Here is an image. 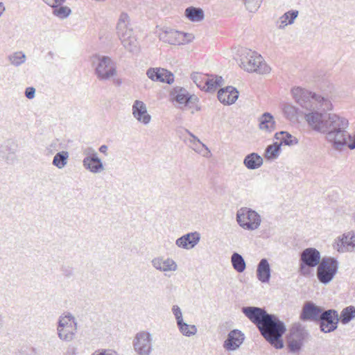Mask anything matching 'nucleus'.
I'll list each match as a JSON object with an SVG mask.
<instances>
[{
	"label": "nucleus",
	"mask_w": 355,
	"mask_h": 355,
	"mask_svg": "<svg viewBox=\"0 0 355 355\" xmlns=\"http://www.w3.org/2000/svg\"><path fill=\"white\" fill-rule=\"evenodd\" d=\"M46 4L53 7V8L56 7V6H59L60 4H57L56 0H43Z\"/></svg>",
	"instance_id": "obj_47"
},
{
	"label": "nucleus",
	"mask_w": 355,
	"mask_h": 355,
	"mask_svg": "<svg viewBox=\"0 0 355 355\" xmlns=\"http://www.w3.org/2000/svg\"><path fill=\"white\" fill-rule=\"evenodd\" d=\"M323 309V308L317 306L313 302H306L302 306L300 318L302 321L318 322Z\"/></svg>",
	"instance_id": "obj_13"
},
{
	"label": "nucleus",
	"mask_w": 355,
	"mask_h": 355,
	"mask_svg": "<svg viewBox=\"0 0 355 355\" xmlns=\"http://www.w3.org/2000/svg\"><path fill=\"white\" fill-rule=\"evenodd\" d=\"M159 40L164 42L168 43L172 45H180L184 44L187 35H184V33L170 29L159 33Z\"/></svg>",
	"instance_id": "obj_16"
},
{
	"label": "nucleus",
	"mask_w": 355,
	"mask_h": 355,
	"mask_svg": "<svg viewBox=\"0 0 355 355\" xmlns=\"http://www.w3.org/2000/svg\"><path fill=\"white\" fill-rule=\"evenodd\" d=\"M116 31L117 35L124 48L130 52H137L139 43L135 35L130 17L127 13L122 12L120 15L116 25Z\"/></svg>",
	"instance_id": "obj_4"
},
{
	"label": "nucleus",
	"mask_w": 355,
	"mask_h": 355,
	"mask_svg": "<svg viewBox=\"0 0 355 355\" xmlns=\"http://www.w3.org/2000/svg\"><path fill=\"white\" fill-rule=\"evenodd\" d=\"M151 263L156 270L161 272L175 271L178 268L177 263L171 258L164 259L163 257H159L154 258Z\"/></svg>",
	"instance_id": "obj_21"
},
{
	"label": "nucleus",
	"mask_w": 355,
	"mask_h": 355,
	"mask_svg": "<svg viewBox=\"0 0 355 355\" xmlns=\"http://www.w3.org/2000/svg\"><path fill=\"white\" fill-rule=\"evenodd\" d=\"M309 336V332L300 323H295L289 330V334L286 340V345L291 352H299L304 340Z\"/></svg>",
	"instance_id": "obj_8"
},
{
	"label": "nucleus",
	"mask_w": 355,
	"mask_h": 355,
	"mask_svg": "<svg viewBox=\"0 0 355 355\" xmlns=\"http://www.w3.org/2000/svg\"><path fill=\"white\" fill-rule=\"evenodd\" d=\"M263 162V158L256 153L248 154L243 160L245 166L250 170L259 168L262 166Z\"/></svg>",
	"instance_id": "obj_23"
},
{
	"label": "nucleus",
	"mask_w": 355,
	"mask_h": 355,
	"mask_svg": "<svg viewBox=\"0 0 355 355\" xmlns=\"http://www.w3.org/2000/svg\"><path fill=\"white\" fill-rule=\"evenodd\" d=\"M71 323L73 324V326H72L71 330H74L75 334L76 333L77 329H78V324L76 322V318L73 317V320H71Z\"/></svg>",
	"instance_id": "obj_50"
},
{
	"label": "nucleus",
	"mask_w": 355,
	"mask_h": 355,
	"mask_svg": "<svg viewBox=\"0 0 355 355\" xmlns=\"http://www.w3.org/2000/svg\"><path fill=\"white\" fill-rule=\"evenodd\" d=\"M83 165L85 169L93 173H99L104 170L103 164L98 157L83 161Z\"/></svg>",
	"instance_id": "obj_24"
},
{
	"label": "nucleus",
	"mask_w": 355,
	"mask_h": 355,
	"mask_svg": "<svg viewBox=\"0 0 355 355\" xmlns=\"http://www.w3.org/2000/svg\"><path fill=\"white\" fill-rule=\"evenodd\" d=\"M270 267L266 259H262L259 261L257 269V279L262 283H268L270 279Z\"/></svg>",
	"instance_id": "obj_22"
},
{
	"label": "nucleus",
	"mask_w": 355,
	"mask_h": 355,
	"mask_svg": "<svg viewBox=\"0 0 355 355\" xmlns=\"http://www.w3.org/2000/svg\"><path fill=\"white\" fill-rule=\"evenodd\" d=\"M239 225L245 230H255L260 226L261 216L248 207H242L236 213Z\"/></svg>",
	"instance_id": "obj_9"
},
{
	"label": "nucleus",
	"mask_w": 355,
	"mask_h": 355,
	"mask_svg": "<svg viewBox=\"0 0 355 355\" xmlns=\"http://www.w3.org/2000/svg\"><path fill=\"white\" fill-rule=\"evenodd\" d=\"M238 64L248 72H256L260 74L268 73L270 68L264 62L262 56L250 49H242L240 51Z\"/></svg>",
	"instance_id": "obj_3"
},
{
	"label": "nucleus",
	"mask_w": 355,
	"mask_h": 355,
	"mask_svg": "<svg viewBox=\"0 0 355 355\" xmlns=\"http://www.w3.org/2000/svg\"><path fill=\"white\" fill-rule=\"evenodd\" d=\"M69 155L67 151H60L55 154L52 164L59 169L63 168L67 164Z\"/></svg>",
	"instance_id": "obj_31"
},
{
	"label": "nucleus",
	"mask_w": 355,
	"mask_h": 355,
	"mask_svg": "<svg viewBox=\"0 0 355 355\" xmlns=\"http://www.w3.org/2000/svg\"><path fill=\"white\" fill-rule=\"evenodd\" d=\"M92 355H118V354H116V352L111 351V350L101 349V350L95 351L94 353L92 354Z\"/></svg>",
	"instance_id": "obj_46"
},
{
	"label": "nucleus",
	"mask_w": 355,
	"mask_h": 355,
	"mask_svg": "<svg viewBox=\"0 0 355 355\" xmlns=\"http://www.w3.org/2000/svg\"><path fill=\"white\" fill-rule=\"evenodd\" d=\"M341 245L347 251L355 250V232L352 231L344 234L340 239Z\"/></svg>",
	"instance_id": "obj_29"
},
{
	"label": "nucleus",
	"mask_w": 355,
	"mask_h": 355,
	"mask_svg": "<svg viewBox=\"0 0 355 355\" xmlns=\"http://www.w3.org/2000/svg\"><path fill=\"white\" fill-rule=\"evenodd\" d=\"M57 333L58 338L65 342H71L75 337V331L71 328H57Z\"/></svg>",
	"instance_id": "obj_35"
},
{
	"label": "nucleus",
	"mask_w": 355,
	"mask_h": 355,
	"mask_svg": "<svg viewBox=\"0 0 355 355\" xmlns=\"http://www.w3.org/2000/svg\"><path fill=\"white\" fill-rule=\"evenodd\" d=\"M242 313L259 328L269 315L264 309L257 306H243Z\"/></svg>",
	"instance_id": "obj_12"
},
{
	"label": "nucleus",
	"mask_w": 355,
	"mask_h": 355,
	"mask_svg": "<svg viewBox=\"0 0 355 355\" xmlns=\"http://www.w3.org/2000/svg\"><path fill=\"white\" fill-rule=\"evenodd\" d=\"M244 334L238 329L231 331L225 340L223 347L227 351H234L238 349L244 340Z\"/></svg>",
	"instance_id": "obj_18"
},
{
	"label": "nucleus",
	"mask_w": 355,
	"mask_h": 355,
	"mask_svg": "<svg viewBox=\"0 0 355 355\" xmlns=\"http://www.w3.org/2000/svg\"><path fill=\"white\" fill-rule=\"evenodd\" d=\"M107 150V146L106 145H102L99 148V151L103 154H106Z\"/></svg>",
	"instance_id": "obj_52"
},
{
	"label": "nucleus",
	"mask_w": 355,
	"mask_h": 355,
	"mask_svg": "<svg viewBox=\"0 0 355 355\" xmlns=\"http://www.w3.org/2000/svg\"><path fill=\"white\" fill-rule=\"evenodd\" d=\"M171 95L179 104L190 107L198 101L196 96L190 95L187 90L182 87H175L171 92Z\"/></svg>",
	"instance_id": "obj_14"
},
{
	"label": "nucleus",
	"mask_w": 355,
	"mask_h": 355,
	"mask_svg": "<svg viewBox=\"0 0 355 355\" xmlns=\"http://www.w3.org/2000/svg\"><path fill=\"white\" fill-rule=\"evenodd\" d=\"M6 11V7L3 2H0V17L3 14V12Z\"/></svg>",
	"instance_id": "obj_53"
},
{
	"label": "nucleus",
	"mask_w": 355,
	"mask_h": 355,
	"mask_svg": "<svg viewBox=\"0 0 355 355\" xmlns=\"http://www.w3.org/2000/svg\"><path fill=\"white\" fill-rule=\"evenodd\" d=\"M258 329L271 346L277 349L284 347L282 336L286 331V327L277 315L270 313Z\"/></svg>",
	"instance_id": "obj_2"
},
{
	"label": "nucleus",
	"mask_w": 355,
	"mask_h": 355,
	"mask_svg": "<svg viewBox=\"0 0 355 355\" xmlns=\"http://www.w3.org/2000/svg\"><path fill=\"white\" fill-rule=\"evenodd\" d=\"M320 252L314 248L304 249L300 253L299 272L307 277L311 275V269L318 266L321 262Z\"/></svg>",
	"instance_id": "obj_6"
},
{
	"label": "nucleus",
	"mask_w": 355,
	"mask_h": 355,
	"mask_svg": "<svg viewBox=\"0 0 355 355\" xmlns=\"http://www.w3.org/2000/svg\"><path fill=\"white\" fill-rule=\"evenodd\" d=\"M17 144L11 140H8L5 143L3 148H5L7 150L10 151L12 154H15L17 151Z\"/></svg>",
	"instance_id": "obj_44"
},
{
	"label": "nucleus",
	"mask_w": 355,
	"mask_h": 355,
	"mask_svg": "<svg viewBox=\"0 0 355 355\" xmlns=\"http://www.w3.org/2000/svg\"><path fill=\"white\" fill-rule=\"evenodd\" d=\"M298 11L297 10H290L288 12H286L284 13L281 17V25L279 26L280 28H283L288 24H292L295 19L298 16Z\"/></svg>",
	"instance_id": "obj_37"
},
{
	"label": "nucleus",
	"mask_w": 355,
	"mask_h": 355,
	"mask_svg": "<svg viewBox=\"0 0 355 355\" xmlns=\"http://www.w3.org/2000/svg\"><path fill=\"white\" fill-rule=\"evenodd\" d=\"M63 272H64V275L66 276V277H71L72 275H73V271H72V269L71 268H69V269H63L62 270Z\"/></svg>",
	"instance_id": "obj_48"
},
{
	"label": "nucleus",
	"mask_w": 355,
	"mask_h": 355,
	"mask_svg": "<svg viewBox=\"0 0 355 355\" xmlns=\"http://www.w3.org/2000/svg\"><path fill=\"white\" fill-rule=\"evenodd\" d=\"M192 138H193V144H196V143L197 142V143H198V144H201V145H202L203 147H205L207 150L208 149V148H207V146H206L204 144H202L197 137H196V136L194 135V137H192Z\"/></svg>",
	"instance_id": "obj_51"
},
{
	"label": "nucleus",
	"mask_w": 355,
	"mask_h": 355,
	"mask_svg": "<svg viewBox=\"0 0 355 355\" xmlns=\"http://www.w3.org/2000/svg\"><path fill=\"white\" fill-rule=\"evenodd\" d=\"M71 320H73V315L70 313L60 315L58 319L57 328H72Z\"/></svg>",
	"instance_id": "obj_38"
},
{
	"label": "nucleus",
	"mask_w": 355,
	"mask_h": 355,
	"mask_svg": "<svg viewBox=\"0 0 355 355\" xmlns=\"http://www.w3.org/2000/svg\"><path fill=\"white\" fill-rule=\"evenodd\" d=\"M185 16L191 21H200L204 19V12L201 8L191 6L185 10Z\"/></svg>",
	"instance_id": "obj_28"
},
{
	"label": "nucleus",
	"mask_w": 355,
	"mask_h": 355,
	"mask_svg": "<svg viewBox=\"0 0 355 355\" xmlns=\"http://www.w3.org/2000/svg\"><path fill=\"white\" fill-rule=\"evenodd\" d=\"M92 63L95 74L100 80H109L116 73L114 63L107 56L94 55L92 57Z\"/></svg>",
	"instance_id": "obj_5"
},
{
	"label": "nucleus",
	"mask_w": 355,
	"mask_h": 355,
	"mask_svg": "<svg viewBox=\"0 0 355 355\" xmlns=\"http://www.w3.org/2000/svg\"><path fill=\"white\" fill-rule=\"evenodd\" d=\"M49 54L50 55V56H53V53L52 52H49Z\"/></svg>",
	"instance_id": "obj_57"
},
{
	"label": "nucleus",
	"mask_w": 355,
	"mask_h": 355,
	"mask_svg": "<svg viewBox=\"0 0 355 355\" xmlns=\"http://www.w3.org/2000/svg\"><path fill=\"white\" fill-rule=\"evenodd\" d=\"M35 96V89L33 87H28L25 90V96L28 99H33Z\"/></svg>",
	"instance_id": "obj_45"
},
{
	"label": "nucleus",
	"mask_w": 355,
	"mask_h": 355,
	"mask_svg": "<svg viewBox=\"0 0 355 355\" xmlns=\"http://www.w3.org/2000/svg\"><path fill=\"white\" fill-rule=\"evenodd\" d=\"M338 270V262L334 257H323L317 268L316 276L318 281L323 284L330 283Z\"/></svg>",
	"instance_id": "obj_7"
},
{
	"label": "nucleus",
	"mask_w": 355,
	"mask_h": 355,
	"mask_svg": "<svg viewBox=\"0 0 355 355\" xmlns=\"http://www.w3.org/2000/svg\"><path fill=\"white\" fill-rule=\"evenodd\" d=\"M339 315L335 309H323L318 321L320 330L323 333H331L338 328Z\"/></svg>",
	"instance_id": "obj_10"
},
{
	"label": "nucleus",
	"mask_w": 355,
	"mask_h": 355,
	"mask_svg": "<svg viewBox=\"0 0 355 355\" xmlns=\"http://www.w3.org/2000/svg\"><path fill=\"white\" fill-rule=\"evenodd\" d=\"M275 138L279 141L278 144H281V146H293L298 144V139L295 137L284 131L277 132L275 135Z\"/></svg>",
	"instance_id": "obj_27"
},
{
	"label": "nucleus",
	"mask_w": 355,
	"mask_h": 355,
	"mask_svg": "<svg viewBox=\"0 0 355 355\" xmlns=\"http://www.w3.org/2000/svg\"><path fill=\"white\" fill-rule=\"evenodd\" d=\"M259 128L262 130L271 132L275 130V121L273 116L269 112L263 113L259 118Z\"/></svg>",
	"instance_id": "obj_25"
},
{
	"label": "nucleus",
	"mask_w": 355,
	"mask_h": 355,
	"mask_svg": "<svg viewBox=\"0 0 355 355\" xmlns=\"http://www.w3.org/2000/svg\"><path fill=\"white\" fill-rule=\"evenodd\" d=\"M281 150V144L278 142H275L272 145L266 147L265 151V156L268 159H274L277 158Z\"/></svg>",
	"instance_id": "obj_36"
},
{
	"label": "nucleus",
	"mask_w": 355,
	"mask_h": 355,
	"mask_svg": "<svg viewBox=\"0 0 355 355\" xmlns=\"http://www.w3.org/2000/svg\"><path fill=\"white\" fill-rule=\"evenodd\" d=\"M56 1H57V4H60V5H61L64 1V0H56Z\"/></svg>",
	"instance_id": "obj_55"
},
{
	"label": "nucleus",
	"mask_w": 355,
	"mask_h": 355,
	"mask_svg": "<svg viewBox=\"0 0 355 355\" xmlns=\"http://www.w3.org/2000/svg\"><path fill=\"white\" fill-rule=\"evenodd\" d=\"M238 98L239 92L232 86L221 88L218 92V98L223 104L232 105Z\"/></svg>",
	"instance_id": "obj_20"
},
{
	"label": "nucleus",
	"mask_w": 355,
	"mask_h": 355,
	"mask_svg": "<svg viewBox=\"0 0 355 355\" xmlns=\"http://www.w3.org/2000/svg\"><path fill=\"white\" fill-rule=\"evenodd\" d=\"M186 132L189 134V135L192 138V137H194V135L190 131H189L188 130H186Z\"/></svg>",
	"instance_id": "obj_54"
},
{
	"label": "nucleus",
	"mask_w": 355,
	"mask_h": 355,
	"mask_svg": "<svg viewBox=\"0 0 355 355\" xmlns=\"http://www.w3.org/2000/svg\"><path fill=\"white\" fill-rule=\"evenodd\" d=\"M173 313L175 315L177 323L183 320L182 313L180 308L178 305H173L172 308Z\"/></svg>",
	"instance_id": "obj_43"
},
{
	"label": "nucleus",
	"mask_w": 355,
	"mask_h": 355,
	"mask_svg": "<svg viewBox=\"0 0 355 355\" xmlns=\"http://www.w3.org/2000/svg\"><path fill=\"white\" fill-rule=\"evenodd\" d=\"M53 13L60 19H64L71 13V9L67 6L58 7V6H56L53 9Z\"/></svg>",
	"instance_id": "obj_40"
},
{
	"label": "nucleus",
	"mask_w": 355,
	"mask_h": 355,
	"mask_svg": "<svg viewBox=\"0 0 355 355\" xmlns=\"http://www.w3.org/2000/svg\"><path fill=\"white\" fill-rule=\"evenodd\" d=\"M132 114L138 121L145 125L148 124L151 119L146 104L139 100H136L132 105Z\"/></svg>",
	"instance_id": "obj_19"
},
{
	"label": "nucleus",
	"mask_w": 355,
	"mask_h": 355,
	"mask_svg": "<svg viewBox=\"0 0 355 355\" xmlns=\"http://www.w3.org/2000/svg\"><path fill=\"white\" fill-rule=\"evenodd\" d=\"M10 63L15 67H19L26 60V56L22 51H16L8 56Z\"/></svg>",
	"instance_id": "obj_34"
},
{
	"label": "nucleus",
	"mask_w": 355,
	"mask_h": 355,
	"mask_svg": "<svg viewBox=\"0 0 355 355\" xmlns=\"http://www.w3.org/2000/svg\"><path fill=\"white\" fill-rule=\"evenodd\" d=\"M83 155L85 156L83 161L89 159L91 158L98 157V153L92 147H87L83 150Z\"/></svg>",
	"instance_id": "obj_42"
},
{
	"label": "nucleus",
	"mask_w": 355,
	"mask_h": 355,
	"mask_svg": "<svg viewBox=\"0 0 355 355\" xmlns=\"http://www.w3.org/2000/svg\"><path fill=\"white\" fill-rule=\"evenodd\" d=\"M153 337L148 331L138 332L133 340L135 351L138 355H150L153 350Z\"/></svg>",
	"instance_id": "obj_11"
},
{
	"label": "nucleus",
	"mask_w": 355,
	"mask_h": 355,
	"mask_svg": "<svg viewBox=\"0 0 355 355\" xmlns=\"http://www.w3.org/2000/svg\"><path fill=\"white\" fill-rule=\"evenodd\" d=\"M231 262L234 269L238 272H242L245 270V262L240 254L234 252L231 257Z\"/></svg>",
	"instance_id": "obj_32"
},
{
	"label": "nucleus",
	"mask_w": 355,
	"mask_h": 355,
	"mask_svg": "<svg viewBox=\"0 0 355 355\" xmlns=\"http://www.w3.org/2000/svg\"><path fill=\"white\" fill-rule=\"evenodd\" d=\"M184 35H187V37H185L184 44L190 42L193 39V36L191 34L184 33Z\"/></svg>",
	"instance_id": "obj_49"
},
{
	"label": "nucleus",
	"mask_w": 355,
	"mask_h": 355,
	"mask_svg": "<svg viewBox=\"0 0 355 355\" xmlns=\"http://www.w3.org/2000/svg\"><path fill=\"white\" fill-rule=\"evenodd\" d=\"M146 74L153 81L171 84L174 80L173 74L163 68H150L147 71Z\"/></svg>",
	"instance_id": "obj_17"
},
{
	"label": "nucleus",
	"mask_w": 355,
	"mask_h": 355,
	"mask_svg": "<svg viewBox=\"0 0 355 355\" xmlns=\"http://www.w3.org/2000/svg\"><path fill=\"white\" fill-rule=\"evenodd\" d=\"M355 318V306H348L344 308L339 316V321L343 324H347Z\"/></svg>",
	"instance_id": "obj_30"
},
{
	"label": "nucleus",
	"mask_w": 355,
	"mask_h": 355,
	"mask_svg": "<svg viewBox=\"0 0 355 355\" xmlns=\"http://www.w3.org/2000/svg\"><path fill=\"white\" fill-rule=\"evenodd\" d=\"M178 327L182 335L190 337L196 334L198 330L195 325L189 324L182 320L177 323Z\"/></svg>",
	"instance_id": "obj_33"
},
{
	"label": "nucleus",
	"mask_w": 355,
	"mask_h": 355,
	"mask_svg": "<svg viewBox=\"0 0 355 355\" xmlns=\"http://www.w3.org/2000/svg\"><path fill=\"white\" fill-rule=\"evenodd\" d=\"M191 79L196 83L198 87L200 88L201 89H205V77L201 74L198 73H193L191 74Z\"/></svg>",
	"instance_id": "obj_41"
},
{
	"label": "nucleus",
	"mask_w": 355,
	"mask_h": 355,
	"mask_svg": "<svg viewBox=\"0 0 355 355\" xmlns=\"http://www.w3.org/2000/svg\"><path fill=\"white\" fill-rule=\"evenodd\" d=\"M72 354H76V348H74V347L72 348Z\"/></svg>",
	"instance_id": "obj_56"
},
{
	"label": "nucleus",
	"mask_w": 355,
	"mask_h": 355,
	"mask_svg": "<svg viewBox=\"0 0 355 355\" xmlns=\"http://www.w3.org/2000/svg\"><path fill=\"white\" fill-rule=\"evenodd\" d=\"M284 113L289 120H294L297 118V108L291 104H286L284 107Z\"/></svg>",
	"instance_id": "obj_39"
},
{
	"label": "nucleus",
	"mask_w": 355,
	"mask_h": 355,
	"mask_svg": "<svg viewBox=\"0 0 355 355\" xmlns=\"http://www.w3.org/2000/svg\"><path fill=\"white\" fill-rule=\"evenodd\" d=\"M295 101L309 111L304 118L308 125L315 131L326 135V139L334 149L342 150L345 147L355 148V135L348 132V120L336 114H327L333 110V104L328 96L316 94L301 87L292 89Z\"/></svg>",
	"instance_id": "obj_1"
},
{
	"label": "nucleus",
	"mask_w": 355,
	"mask_h": 355,
	"mask_svg": "<svg viewBox=\"0 0 355 355\" xmlns=\"http://www.w3.org/2000/svg\"><path fill=\"white\" fill-rule=\"evenodd\" d=\"M223 79L221 76L211 75L207 78L205 77V89L206 92H214L218 87L222 85Z\"/></svg>",
	"instance_id": "obj_26"
},
{
	"label": "nucleus",
	"mask_w": 355,
	"mask_h": 355,
	"mask_svg": "<svg viewBox=\"0 0 355 355\" xmlns=\"http://www.w3.org/2000/svg\"><path fill=\"white\" fill-rule=\"evenodd\" d=\"M200 241V234L198 232H189L180 236L175 241V245L182 249L194 248Z\"/></svg>",
	"instance_id": "obj_15"
}]
</instances>
